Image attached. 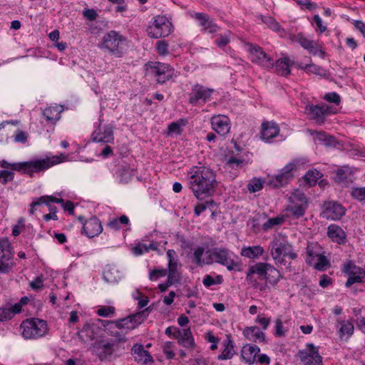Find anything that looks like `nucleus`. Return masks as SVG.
Listing matches in <instances>:
<instances>
[{
    "label": "nucleus",
    "instance_id": "2eb2a0df",
    "mask_svg": "<svg viewBox=\"0 0 365 365\" xmlns=\"http://www.w3.org/2000/svg\"><path fill=\"white\" fill-rule=\"evenodd\" d=\"M297 168L296 163L292 162L286 165L280 171V173L272 177L269 184L274 188H278L286 185L291 180L294 175L292 171Z\"/></svg>",
    "mask_w": 365,
    "mask_h": 365
},
{
    "label": "nucleus",
    "instance_id": "0eeeda50",
    "mask_svg": "<svg viewBox=\"0 0 365 365\" xmlns=\"http://www.w3.org/2000/svg\"><path fill=\"white\" fill-rule=\"evenodd\" d=\"M22 336L26 339L43 336L48 331L47 322L38 318L26 319L21 324Z\"/></svg>",
    "mask_w": 365,
    "mask_h": 365
},
{
    "label": "nucleus",
    "instance_id": "e433bc0d",
    "mask_svg": "<svg viewBox=\"0 0 365 365\" xmlns=\"http://www.w3.org/2000/svg\"><path fill=\"white\" fill-rule=\"evenodd\" d=\"M322 174L317 169L309 170L304 176V180L309 187L314 186Z\"/></svg>",
    "mask_w": 365,
    "mask_h": 365
},
{
    "label": "nucleus",
    "instance_id": "1a4fd4ad",
    "mask_svg": "<svg viewBox=\"0 0 365 365\" xmlns=\"http://www.w3.org/2000/svg\"><path fill=\"white\" fill-rule=\"evenodd\" d=\"M11 242L7 238L0 239V274H9L16 266Z\"/></svg>",
    "mask_w": 365,
    "mask_h": 365
},
{
    "label": "nucleus",
    "instance_id": "0e129e2a",
    "mask_svg": "<svg viewBox=\"0 0 365 365\" xmlns=\"http://www.w3.org/2000/svg\"><path fill=\"white\" fill-rule=\"evenodd\" d=\"M168 134H176L180 135L182 133V128L180 125L177 122H173L168 125Z\"/></svg>",
    "mask_w": 365,
    "mask_h": 365
},
{
    "label": "nucleus",
    "instance_id": "37998d69",
    "mask_svg": "<svg viewBox=\"0 0 365 365\" xmlns=\"http://www.w3.org/2000/svg\"><path fill=\"white\" fill-rule=\"evenodd\" d=\"M115 327H108L105 329V331L110 336H113V338L109 339L110 341H117V339L120 338H123V340H120V344L123 345L125 342H126L127 339L125 337V334H123L122 331H118V330H113Z\"/></svg>",
    "mask_w": 365,
    "mask_h": 365
},
{
    "label": "nucleus",
    "instance_id": "13d9d810",
    "mask_svg": "<svg viewBox=\"0 0 365 365\" xmlns=\"http://www.w3.org/2000/svg\"><path fill=\"white\" fill-rule=\"evenodd\" d=\"M1 167L5 169H11L12 170L21 172L22 162L10 163L5 160L1 162Z\"/></svg>",
    "mask_w": 365,
    "mask_h": 365
},
{
    "label": "nucleus",
    "instance_id": "79ce46f5",
    "mask_svg": "<svg viewBox=\"0 0 365 365\" xmlns=\"http://www.w3.org/2000/svg\"><path fill=\"white\" fill-rule=\"evenodd\" d=\"M204 252L205 248L203 247H197L192 254V261L198 267H202L205 264V261L202 258Z\"/></svg>",
    "mask_w": 365,
    "mask_h": 365
},
{
    "label": "nucleus",
    "instance_id": "a211bd4d",
    "mask_svg": "<svg viewBox=\"0 0 365 365\" xmlns=\"http://www.w3.org/2000/svg\"><path fill=\"white\" fill-rule=\"evenodd\" d=\"M113 125L106 124L100 125L98 128L92 133V139L95 142L103 143H113L114 141Z\"/></svg>",
    "mask_w": 365,
    "mask_h": 365
},
{
    "label": "nucleus",
    "instance_id": "7c9ffc66",
    "mask_svg": "<svg viewBox=\"0 0 365 365\" xmlns=\"http://www.w3.org/2000/svg\"><path fill=\"white\" fill-rule=\"evenodd\" d=\"M264 252V250L260 245L245 246L241 249L240 255L242 257L248 259H256L261 257Z\"/></svg>",
    "mask_w": 365,
    "mask_h": 365
},
{
    "label": "nucleus",
    "instance_id": "4d7b16f0",
    "mask_svg": "<svg viewBox=\"0 0 365 365\" xmlns=\"http://www.w3.org/2000/svg\"><path fill=\"white\" fill-rule=\"evenodd\" d=\"M14 178V173L7 170H0V182L6 185L8 182L12 181Z\"/></svg>",
    "mask_w": 365,
    "mask_h": 365
},
{
    "label": "nucleus",
    "instance_id": "69168bd1",
    "mask_svg": "<svg viewBox=\"0 0 365 365\" xmlns=\"http://www.w3.org/2000/svg\"><path fill=\"white\" fill-rule=\"evenodd\" d=\"M13 317V312L10 308H0V321H6Z\"/></svg>",
    "mask_w": 365,
    "mask_h": 365
},
{
    "label": "nucleus",
    "instance_id": "a878e982",
    "mask_svg": "<svg viewBox=\"0 0 365 365\" xmlns=\"http://www.w3.org/2000/svg\"><path fill=\"white\" fill-rule=\"evenodd\" d=\"M260 133L262 138L265 141H268L279 135V128L278 125L273 121L263 122L262 123Z\"/></svg>",
    "mask_w": 365,
    "mask_h": 365
},
{
    "label": "nucleus",
    "instance_id": "72a5a7b5",
    "mask_svg": "<svg viewBox=\"0 0 365 365\" xmlns=\"http://www.w3.org/2000/svg\"><path fill=\"white\" fill-rule=\"evenodd\" d=\"M43 115L47 123L55 125L61 118V110L57 107H48L43 110Z\"/></svg>",
    "mask_w": 365,
    "mask_h": 365
},
{
    "label": "nucleus",
    "instance_id": "9b49d317",
    "mask_svg": "<svg viewBox=\"0 0 365 365\" xmlns=\"http://www.w3.org/2000/svg\"><path fill=\"white\" fill-rule=\"evenodd\" d=\"M146 66L150 73L156 78V81L159 84L165 83L175 76L174 68L167 63L148 62Z\"/></svg>",
    "mask_w": 365,
    "mask_h": 365
},
{
    "label": "nucleus",
    "instance_id": "b1692460",
    "mask_svg": "<svg viewBox=\"0 0 365 365\" xmlns=\"http://www.w3.org/2000/svg\"><path fill=\"white\" fill-rule=\"evenodd\" d=\"M131 354L135 361L138 363L146 364L148 362L153 361L152 356L148 351L144 349L142 344H135L131 349Z\"/></svg>",
    "mask_w": 365,
    "mask_h": 365
},
{
    "label": "nucleus",
    "instance_id": "e2e57ef3",
    "mask_svg": "<svg viewBox=\"0 0 365 365\" xmlns=\"http://www.w3.org/2000/svg\"><path fill=\"white\" fill-rule=\"evenodd\" d=\"M247 283L254 289H259L262 292L267 287V283L261 284L255 278H251L250 279H246Z\"/></svg>",
    "mask_w": 365,
    "mask_h": 365
},
{
    "label": "nucleus",
    "instance_id": "c03bdc74",
    "mask_svg": "<svg viewBox=\"0 0 365 365\" xmlns=\"http://www.w3.org/2000/svg\"><path fill=\"white\" fill-rule=\"evenodd\" d=\"M318 139L327 146H336L338 143L336 139L331 135H327L324 132L318 133Z\"/></svg>",
    "mask_w": 365,
    "mask_h": 365
},
{
    "label": "nucleus",
    "instance_id": "f8f14e48",
    "mask_svg": "<svg viewBox=\"0 0 365 365\" xmlns=\"http://www.w3.org/2000/svg\"><path fill=\"white\" fill-rule=\"evenodd\" d=\"M291 202L285 209L287 212V216H292L294 219L303 217L308 208V200L302 192L294 195L291 198Z\"/></svg>",
    "mask_w": 365,
    "mask_h": 365
},
{
    "label": "nucleus",
    "instance_id": "6e6d98bb",
    "mask_svg": "<svg viewBox=\"0 0 365 365\" xmlns=\"http://www.w3.org/2000/svg\"><path fill=\"white\" fill-rule=\"evenodd\" d=\"M156 51L160 56H165L169 53L168 43L165 41H158L156 42Z\"/></svg>",
    "mask_w": 365,
    "mask_h": 365
},
{
    "label": "nucleus",
    "instance_id": "7ed1b4c3",
    "mask_svg": "<svg viewBox=\"0 0 365 365\" xmlns=\"http://www.w3.org/2000/svg\"><path fill=\"white\" fill-rule=\"evenodd\" d=\"M66 159V156L61 154L59 156L54 155L51 158L46 157V158L24 161L22 162L21 173L32 177L34 173L44 172L51 167L61 163Z\"/></svg>",
    "mask_w": 365,
    "mask_h": 365
},
{
    "label": "nucleus",
    "instance_id": "c756f323",
    "mask_svg": "<svg viewBox=\"0 0 365 365\" xmlns=\"http://www.w3.org/2000/svg\"><path fill=\"white\" fill-rule=\"evenodd\" d=\"M327 235L332 241L338 244H344L346 242V233L339 226L331 225L328 227Z\"/></svg>",
    "mask_w": 365,
    "mask_h": 365
},
{
    "label": "nucleus",
    "instance_id": "c85d7f7f",
    "mask_svg": "<svg viewBox=\"0 0 365 365\" xmlns=\"http://www.w3.org/2000/svg\"><path fill=\"white\" fill-rule=\"evenodd\" d=\"M243 335L246 339L255 342L265 341V334L257 326L247 327L243 330Z\"/></svg>",
    "mask_w": 365,
    "mask_h": 365
},
{
    "label": "nucleus",
    "instance_id": "3c124183",
    "mask_svg": "<svg viewBox=\"0 0 365 365\" xmlns=\"http://www.w3.org/2000/svg\"><path fill=\"white\" fill-rule=\"evenodd\" d=\"M264 181L261 179L254 178L247 185V189L250 192H256L263 188Z\"/></svg>",
    "mask_w": 365,
    "mask_h": 365
},
{
    "label": "nucleus",
    "instance_id": "bf43d9fd",
    "mask_svg": "<svg viewBox=\"0 0 365 365\" xmlns=\"http://www.w3.org/2000/svg\"><path fill=\"white\" fill-rule=\"evenodd\" d=\"M230 39L229 35L220 34L215 40V44L219 48H224L230 43Z\"/></svg>",
    "mask_w": 365,
    "mask_h": 365
},
{
    "label": "nucleus",
    "instance_id": "f03ea898",
    "mask_svg": "<svg viewBox=\"0 0 365 365\" xmlns=\"http://www.w3.org/2000/svg\"><path fill=\"white\" fill-rule=\"evenodd\" d=\"M123 339L120 338L117 341L104 339L96 340L92 344L91 349L101 361H112L119 357L122 351L125 349L123 345L120 344V340Z\"/></svg>",
    "mask_w": 365,
    "mask_h": 365
},
{
    "label": "nucleus",
    "instance_id": "09e8293b",
    "mask_svg": "<svg viewBox=\"0 0 365 365\" xmlns=\"http://www.w3.org/2000/svg\"><path fill=\"white\" fill-rule=\"evenodd\" d=\"M284 221V217H275L273 218H269L265 223L263 224L262 229L264 230H268L274 227L275 225H279L282 224Z\"/></svg>",
    "mask_w": 365,
    "mask_h": 365
},
{
    "label": "nucleus",
    "instance_id": "680f3d73",
    "mask_svg": "<svg viewBox=\"0 0 365 365\" xmlns=\"http://www.w3.org/2000/svg\"><path fill=\"white\" fill-rule=\"evenodd\" d=\"M324 99L329 103H334L336 105H339L341 102V98L336 92L326 93L324 96Z\"/></svg>",
    "mask_w": 365,
    "mask_h": 365
},
{
    "label": "nucleus",
    "instance_id": "4be33fe9",
    "mask_svg": "<svg viewBox=\"0 0 365 365\" xmlns=\"http://www.w3.org/2000/svg\"><path fill=\"white\" fill-rule=\"evenodd\" d=\"M212 128L220 135H227L230 130V119L227 116L219 115L211 118Z\"/></svg>",
    "mask_w": 365,
    "mask_h": 365
},
{
    "label": "nucleus",
    "instance_id": "f257e3e1",
    "mask_svg": "<svg viewBox=\"0 0 365 365\" xmlns=\"http://www.w3.org/2000/svg\"><path fill=\"white\" fill-rule=\"evenodd\" d=\"M189 187L198 200L210 197L217 186L215 172L205 166H195L188 172Z\"/></svg>",
    "mask_w": 365,
    "mask_h": 365
},
{
    "label": "nucleus",
    "instance_id": "f3484780",
    "mask_svg": "<svg viewBox=\"0 0 365 365\" xmlns=\"http://www.w3.org/2000/svg\"><path fill=\"white\" fill-rule=\"evenodd\" d=\"M213 89L206 88L199 83L195 84L191 89L189 95V103L197 105L200 101L205 103L211 97Z\"/></svg>",
    "mask_w": 365,
    "mask_h": 365
},
{
    "label": "nucleus",
    "instance_id": "a18cd8bd",
    "mask_svg": "<svg viewBox=\"0 0 365 365\" xmlns=\"http://www.w3.org/2000/svg\"><path fill=\"white\" fill-rule=\"evenodd\" d=\"M361 269V267L356 266L352 260H349L344 264L342 272L347 276H349L357 271H360Z\"/></svg>",
    "mask_w": 365,
    "mask_h": 365
},
{
    "label": "nucleus",
    "instance_id": "9d476101",
    "mask_svg": "<svg viewBox=\"0 0 365 365\" xmlns=\"http://www.w3.org/2000/svg\"><path fill=\"white\" fill-rule=\"evenodd\" d=\"M173 30V25L164 16H157L153 25L147 28L148 35L150 38H160L168 36Z\"/></svg>",
    "mask_w": 365,
    "mask_h": 365
},
{
    "label": "nucleus",
    "instance_id": "2f4dec72",
    "mask_svg": "<svg viewBox=\"0 0 365 365\" xmlns=\"http://www.w3.org/2000/svg\"><path fill=\"white\" fill-rule=\"evenodd\" d=\"M294 61H292L288 57L278 59L275 62L276 71L281 76H287L290 75V67L294 66Z\"/></svg>",
    "mask_w": 365,
    "mask_h": 365
},
{
    "label": "nucleus",
    "instance_id": "5701e85b",
    "mask_svg": "<svg viewBox=\"0 0 365 365\" xmlns=\"http://www.w3.org/2000/svg\"><path fill=\"white\" fill-rule=\"evenodd\" d=\"M175 339L178 343L187 349H192L195 346L194 338L190 328L184 329H177V334Z\"/></svg>",
    "mask_w": 365,
    "mask_h": 365
},
{
    "label": "nucleus",
    "instance_id": "338daca9",
    "mask_svg": "<svg viewBox=\"0 0 365 365\" xmlns=\"http://www.w3.org/2000/svg\"><path fill=\"white\" fill-rule=\"evenodd\" d=\"M309 52L314 55V56H321L322 58H324V55H325V52L322 49L320 48L316 42L314 41V43H312V45H311V47L308 49Z\"/></svg>",
    "mask_w": 365,
    "mask_h": 365
},
{
    "label": "nucleus",
    "instance_id": "aec40b11",
    "mask_svg": "<svg viewBox=\"0 0 365 365\" xmlns=\"http://www.w3.org/2000/svg\"><path fill=\"white\" fill-rule=\"evenodd\" d=\"M305 112L311 119L322 125L325 122V116L329 113V106L308 104L305 106Z\"/></svg>",
    "mask_w": 365,
    "mask_h": 365
},
{
    "label": "nucleus",
    "instance_id": "4c0bfd02",
    "mask_svg": "<svg viewBox=\"0 0 365 365\" xmlns=\"http://www.w3.org/2000/svg\"><path fill=\"white\" fill-rule=\"evenodd\" d=\"M120 224L127 225L129 224V219L126 215H121L118 218L110 219L107 223V227L112 230L118 231L120 230Z\"/></svg>",
    "mask_w": 365,
    "mask_h": 365
},
{
    "label": "nucleus",
    "instance_id": "6ab92c4d",
    "mask_svg": "<svg viewBox=\"0 0 365 365\" xmlns=\"http://www.w3.org/2000/svg\"><path fill=\"white\" fill-rule=\"evenodd\" d=\"M309 351L300 350L298 356L305 365H318L322 363V357L319 354L318 347L313 344H307Z\"/></svg>",
    "mask_w": 365,
    "mask_h": 365
},
{
    "label": "nucleus",
    "instance_id": "423d86ee",
    "mask_svg": "<svg viewBox=\"0 0 365 365\" xmlns=\"http://www.w3.org/2000/svg\"><path fill=\"white\" fill-rule=\"evenodd\" d=\"M212 255L215 257V262L226 267L228 271H242L240 259L227 248L214 247L212 249Z\"/></svg>",
    "mask_w": 365,
    "mask_h": 365
},
{
    "label": "nucleus",
    "instance_id": "864d4df0",
    "mask_svg": "<svg viewBox=\"0 0 365 365\" xmlns=\"http://www.w3.org/2000/svg\"><path fill=\"white\" fill-rule=\"evenodd\" d=\"M167 274V269H155L150 272L149 279L150 281H157L160 277H165Z\"/></svg>",
    "mask_w": 365,
    "mask_h": 365
},
{
    "label": "nucleus",
    "instance_id": "f704fd0d",
    "mask_svg": "<svg viewBox=\"0 0 365 365\" xmlns=\"http://www.w3.org/2000/svg\"><path fill=\"white\" fill-rule=\"evenodd\" d=\"M267 272L264 279L269 282L272 285H277L283 276L279 271L271 264H268Z\"/></svg>",
    "mask_w": 365,
    "mask_h": 365
},
{
    "label": "nucleus",
    "instance_id": "473e14b6",
    "mask_svg": "<svg viewBox=\"0 0 365 365\" xmlns=\"http://www.w3.org/2000/svg\"><path fill=\"white\" fill-rule=\"evenodd\" d=\"M227 339L224 341L225 349L221 354L218 355L219 360L230 359L235 354L233 341L230 335H226Z\"/></svg>",
    "mask_w": 365,
    "mask_h": 365
},
{
    "label": "nucleus",
    "instance_id": "20e7f679",
    "mask_svg": "<svg viewBox=\"0 0 365 365\" xmlns=\"http://www.w3.org/2000/svg\"><path fill=\"white\" fill-rule=\"evenodd\" d=\"M271 256L277 265L284 263V257H289L291 259H295L297 255L293 251L292 245L287 239L282 237H276L270 242Z\"/></svg>",
    "mask_w": 365,
    "mask_h": 365
},
{
    "label": "nucleus",
    "instance_id": "5fc2aeb1",
    "mask_svg": "<svg viewBox=\"0 0 365 365\" xmlns=\"http://www.w3.org/2000/svg\"><path fill=\"white\" fill-rule=\"evenodd\" d=\"M354 325L351 322H345L343 321L341 324V327L339 329L341 336L347 334L348 336H351L354 332Z\"/></svg>",
    "mask_w": 365,
    "mask_h": 365
},
{
    "label": "nucleus",
    "instance_id": "8fccbe9b",
    "mask_svg": "<svg viewBox=\"0 0 365 365\" xmlns=\"http://www.w3.org/2000/svg\"><path fill=\"white\" fill-rule=\"evenodd\" d=\"M191 16L198 22V24L201 28L203 27L211 19L207 14L203 12H195L192 14Z\"/></svg>",
    "mask_w": 365,
    "mask_h": 365
},
{
    "label": "nucleus",
    "instance_id": "774afa93",
    "mask_svg": "<svg viewBox=\"0 0 365 365\" xmlns=\"http://www.w3.org/2000/svg\"><path fill=\"white\" fill-rule=\"evenodd\" d=\"M83 15L86 19L94 21L98 16V13L93 9H86L83 11Z\"/></svg>",
    "mask_w": 365,
    "mask_h": 365
},
{
    "label": "nucleus",
    "instance_id": "4468645a",
    "mask_svg": "<svg viewBox=\"0 0 365 365\" xmlns=\"http://www.w3.org/2000/svg\"><path fill=\"white\" fill-rule=\"evenodd\" d=\"M150 308H146L145 310L138 312L134 314H130L126 317L115 320V327L120 329H134L140 325L145 319V316L149 313Z\"/></svg>",
    "mask_w": 365,
    "mask_h": 365
},
{
    "label": "nucleus",
    "instance_id": "c9c22d12",
    "mask_svg": "<svg viewBox=\"0 0 365 365\" xmlns=\"http://www.w3.org/2000/svg\"><path fill=\"white\" fill-rule=\"evenodd\" d=\"M365 282V270L364 269H360L354 272V274L348 276V279L345 283L346 287H350L356 283H364Z\"/></svg>",
    "mask_w": 365,
    "mask_h": 365
},
{
    "label": "nucleus",
    "instance_id": "a19ab883",
    "mask_svg": "<svg viewBox=\"0 0 365 365\" xmlns=\"http://www.w3.org/2000/svg\"><path fill=\"white\" fill-rule=\"evenodd\" d=\"M223 282V277L220 274H217L215 277H212L210 274H207L204 277L202 284L206 287H210L212 285L221 284Z\"/></svg>",
    "mask_w": 365,
    "mask_h": 365
},
{
    "label": "nucleus",
    "instance_id": "de8ad7c7",
    "mask_svg": "<svg viewBox=\"0 0 365 365\" xmlns=\"http://www.w3.org/2000/svg\"><path fill=\"white\" fill-rule=\"evenodd\" d=\"M96 313L100 317H112L115 313V309L113 306H103L98 308Z\"/></svg>",
    "mask_w": 365,
    "mask_h": 365
},
{
    "label": "nucleus",
    "instance_id": "ddd939ff",
    "mask_svg": "<svg viewBox=\"0 0 365 365\" xmlns=\"http://www.w3.org/2000/svg\"><path fill=\"white\" fill-rule=\"evenodd\" d=\"M246 45L251 55V61L252 63L267 68L274 66V63L273 58L269 56L260 46L250 43H247Z\"/></svg>",
    "mask_w": 365,
    "mask_h": 365
},
{
    "label": "nucleus",
    "instance_id": "393cba45",
    "mask_svg": "<svg viewBox=\"0 0 365 365\" xmlns=\"http://www.w3.org/2000/svg\"><path fill=\"white\" fill-rule=\"evenodd\" d=\"M260 351V349L255 344H246L241 351L242 359L249 365H252L256 361V358Z\"/></svg>",
    "mask_w": 365,
    "mask_h": 365
},
{
    "label": "nucleus",
    "instance_id": "412c9836",
    "mask_svg": "<svg viewBox=\"0 0 365 365\" xmlns=\"http://www.w3.org/2000/svg\"><path fill=\"white\" fill-rule=\"evenodd\" d=\"M82 230L88 237L93 238L102 232L103 227L100 220L94 216L86 221Z\"/></svg>",
    "mask_w": 365,
    "mask_h": 365
},
{
    "label": "nucleus",
    "instance_id": "49530a36",
    "mask_svg": "<svg viewBox=\"0 0 365 365\" xmlns=\"http://www.w3.org/2000/svg\"><path fill=\"white\" fill-rule=\"evenodd\" d=\"M220 29V27L215 23L214 19L211 18L207 23L201 28L203 33L215 34Z\"/></svg>",
    "mask_w": 365,
    "mask_h": 365
},
{
    "label": "nucleus",
    "instance_id": "052dcab7",
    "mask_svg": "<svg viewBox=\"0 0 365 365\" xmlns=\"http://www.w3.org/2000/svg\"><path fill=\"white\" fill-rule=\"evenodd\" d=\"M28 137L29 135L25 131L18 129L14 135V140L16 143L24 144L26 143Z\"/></svg>",
    "mask_w": 365,
    "mask_h": 365
},
{
    "label": "nucleus",
    "instance_id": "bb28decb",
    "mask_svg": "<svg viewBox=\"0 0 365 365\" xmlns=\"http://www.w3.org/2000/svg\"><path fill=\"white\" fill-rule=\"evenodd\" d=\"M353 172L349 166H343L335 171L334 181L343 186H348L352 180L351 176Z\"/></svg>",
    "mask_w": 365,
    "mask_h": 365
},
{
    "label": "nucleus",
    "instance_id": "58836bf2",
    "mask_svg": "<svg viewBox=\"0 0 365 365\" xmlns=\"http://www.w3.org/2000/svg\"><path fill=\"white\" fill-rule=\"evenodd\" d=\"M260 18L262 21L274 31L280 32L281 31H284L279 24L273 17L269 16H261Z\"/></svg>",
    "mask_w": 365,
    "mask_h": 365
},
{
    "label": "nucleus",
    "instance_id": "ea45409f",
    "mask_svg": "<svg viewBox=\"0 0 365 365\" xmlns=\"http://www.w3.org/2000/svg\"><path fill=\"white\" fill-rule=\"evenodd\" d=\"M304 71L307 73H312L322 77H327L329 75L327 71L322 67L315 64H307L304 66Z\"/></svg>",
    "mask_w": 365,
    "mask_h": 365
},
{
    "label": "nucleus",
    "instance_id": "603ef678",
    "mask_svg": "<svg viewBox=\"0 0 365 365\" xmlns=\"http://www.w3.org/2000/svg\"><path fill=\"white\" fill-rule=\"evenodd\" d=\"M351 196L360 202L365 201V187H353L351 191Z\"/></svg>",
    "mask_w": 365,
    "mask_h": 365
},
{
    "label": "nucleus",
    "instance_id": "cd10ccee",
    "mask_svg": "<svg viewBox=\"0 0 365 365\" xmlns=\"http://www.w3.org/2000/svg\"><path fill=\"white\" fill-rule=\"evenodd\" d=\"M267 262H257L250 266L246 273V279L255 278L254 274L258 275L259 279H264L268 269Z\"/></svg>",
    "mask_w": 365,
    "mask_h": 365
},
{
    "label": "nucleus",
    "instance_id": "dca6fc26",
    "mask_svg": "<svg viewBox=\"0 0 365 365\" xmlns=\"http://www.w3.org/2000/svg\"><path fill=\"white\" fill-rule=\"evenodd\" d=\"M345 212V208L336 201L326 202L323 205L322 216L327 220H339Z\"/></svg>",
    "mask_w": 365,
    "mask_h": 365
},
{
    "label": "nucleus",
    "instance_id": "39448f33",
    "mask_svg": "<svg viewBox=\"0 0 365 365\" xmlns=\"http://www.w3.org/2000/svg\"><path fill=\"white\" fill-rule=\"evenodd\" d=\"M322 250L317 242H309L306 248V263L319 271H324L330 267V262L322 254Z\"/></svg>",
    "mask_w": 365,
    "mask_h": 365
},
{
    "label": "nucleus",
    "instance_id": "6e6552de",
    "mask_svg": "<svg viewBox=\"0 0 365 365\" xmlns=\"http://www.w3.org/2000/svg\"><path fill=\"white\" fill-rule=\"evenodd\" d=\"M125 38L115 31H110L106 33L102 39L99 47L107 50L111 55L116 58H120L123 53V42Z\"/></svg>",
    "mask_w": 365,
    "mask_h": 365
}]
</instances>
